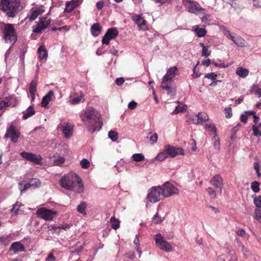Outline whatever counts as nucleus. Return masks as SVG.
<instances>
[{
    "label": "nucleus",
    "mask_w": 261,
    "mask_h": 261,
    "mask_svg": "<svg viewBox=\"0 0 261 261\" xmlns=\"http://www.w3.org/2000/svg\"><path fill=\"white\" fill-rule=\"evenodd\" d=\"M43 12L44 10L41 8H37L35 10L33 11L31 15L29 16L30 21H32L35 20L37 17Z\"/></svg>",
    "instance_id": "nucleus-27"
},
{
    "label": "nucleus",
    "mask_w": 261,
    "mask_h": 261,
    "mask_svg": "<svg viewBox=\"0 0 261 261\" xmlns=\"http://www.w3.org/2000/svg\"><path fill=\"white\" fill-rule=\"evenodd\" d=\"M238 249L241 250L243 253V254L247 256V253H248L249 251L244 245L240 244L238 247Z\"/></svg>",
    "instance_id": "nucleus-61"
},
{
    "label": "nucleus",
    "mask_w": 261,
    "mask_h": 261,
    "mask_svg": "<svg viewBox=\"0 0 261 261\" xmlns=\"http://www.w3.org/2000/svg\"><path fill=\"white\" fill-rule=\"evenodd\" d=\"M20 135V132L16 129L13 125H11L7 129L6 134L4 136V138H8L10 137L11 140L14 143H16Z\"/></svg>",
    "instance_id": "nucleus-13"
},
{
    "label": "nucleus",
    "mask_w": 261,
    "mask_h": 261,
    "mask_svg": "<svg viewBox=\"0 0 261 261\" xmlns=\"http://www.w3.org/2000/svg\"><path fill=\"white\" fill-rule=\"evenodd\" d=\"M4 38L6 43L13 45L17 40V35L13 24H6L4 29Z\"/></svg>",
    "instance_id": "nucleus-3"
},
{
    "label": "nucleus",
    "mask_w": 261,
    "mask_h": 261,
    "mask_svg": "<svg viewBox=\"0 0 261 261\" xmlns=\"http://www.w3.org/2000/svg\"><path fill=\"white\" fill-rule=\"evenodd\" d=\"M161 187L164 193V197H169L178 193V189L169 181L165 182Z\"/></svg>",
    "instance_id": "nucleus-9"
},
{
    "label": "nucleus",
    "mask_w": 261,
    "mask_h": 261,
    "mask_svg": "<svg viewBox=\"0 0 261 261\" xmlns=\"http://www.w3.org/2000/svg\"><path fill=\"white\" fill-rule=\"evenodd\" d=\"M118 34L119 32L116 28L114 27L109 29L102 38V43L109 45L110 41L115 39L118 35Z\"/></svg>",
    "instance_id": "nucleus-7"
},
{
    "label": "nucleus",
    "mask_w": 261,
    "mask_h": 261,
    "mask_svg": "<svg viewBox=\"0 0 261 261\" xmlns=\"http://www.w3.org/2000/svg\"><path fill=\"white\" fill-rule=\"evenodd\" d=\"M206 190L212 198H215L216 197V191L212 188L209 187Z\"/></svg>",
    "instance_id": "nucleus-53"
},
{
    "label": "nucleus",
    "mask_w": 261,
    "mask_h": 261,
    "mask_svg": "<svg viewBox=\"0 0 261 261\" xmlns=\"http://www.w3.org/2000/svg\"><path fill=\"white\" fill-rule=\"evenodd\" d=\"M108 136L109 138L113 141H115L118 139V133L114 130H111L109 132Z\"/></svg>",
    "instance_id": "nucleus-45"
},
{
    "label": "nucleus",
    "mask_w": 261,
    "mask_h": 261,
    "mask_svg": "<svg viewBox=\"0 0 261 261\" xmlns=\"http://www.w3.org/2000/svg\"><path fill=\"white\" fill-rule=\"evenodd\" d=\"M158 134L155 133H153L150 137V140L151 141L152 144H154L158 140Z\"/></svg>",
    "instance_id": "nucleus-60"
},
{
    "label": "nucleus",
    "mask_w": 261,
    "mask_h": 261,
    "mask_svg": "<svg viewBox=\"0 0 261 261\" xmlns=\"http://www.w3.org/2000/svg\"><path fill=\"white\" fill-rule=\"evenodd\" d=\"M80 165L82 168L87 169L90 166V162L87 159H84L81 161Z\"/></svg>",
    "instance_id": "nucleus-47"
},
{
    "label": "nucleus",
    "mask_w": 261,
    "mask_h": 261,
    "mask_svg": "<svg viewBox=\"0 0 261 261\" xmlns=\"http://www.w3.org/2000/svg\"><path fill=\"white\" fill-rule=\"evenodd\" d=\"M200 46L202 47L201 55L205 57H208L211 54V51H208L207 47L203 43H200Z\"/></svg>",
    "instance_id": "nucleus-38"
},
{
    "label": "nucleus",
    "mask_w": 261,
    "mask_h": 261,
    "mask_svg": "<svg viewBox=\"0 0 261 261\" xmlns=\"http://www.w3.org/2000/svg\"><path fill=\"white\" fill-rule=\"evenodd\" d=\"M217 76V74H215L214 72H211L210 73H207L205 75V77L211 79L214 83H217L218 82H221L220 81H217L216 77Z\"/></svg>",
    "instance_id": "nucleus-43"
},
{
    "label": "nucleus",
    "mask_w": 261,
    "mask_h": 261,
    "mask_svg": "<svg viewBox=\"0 0 261 261\" xmlns=\"http://www.w3.org/2000/svg\"><path fill=\"white\" fill-rule=\"evenodd\" d=\"M177 71V68L176 66H173L167 70L166 74L162 77L171 80L175 77L176 72Z\"/></svg>",
    "instance_id": "nucleus-22"
},
{
    "label": "nucleus",
    "mask_w": 261,
    "mask_h": 261,
    "mask_svg": "<svg viewBox=\"0 0 261 261\" xmlns=\"http://www.w3.org/2000/svg\"><path fill=\"white\" fill-rule=\"evenodd\" d=\"M37 214L38 217L44 220H51L56 215L57 212L43 207L37 210Z\"/></svg>",
    "instance_id": "nucleus-11"
},
{
    "label": "nucleus",
    "mask_w": 261,
    "mask_h": 261,
    "mask_svg": "<svg viewBox=\"0 0 261 261\" xmlns=\"http://www.w3.org/2000/svg\"><path fill=\"white\" fill-rule=\"evenodd\" d=\"M7 103H8V107L12 106L15 107L17 105V98L14 95H11L9 96L6 97Z\"/></svg>",
    "instance_id": "nucleus-30"
},
{
    "label": "nucleus",
    "mask_w": 261,
    "mask_h": 261,
    "mask_svg": "<svg viewBox=\"0 0 261 261\" xmlns=\"http://www.w3.org/2000/svg\"><path fill=\"white\" fill-rule=\"evenodd\" d=\"M224 113L225 114V117L227 118H230L232 116V109L230 107H228L224 109Z\"/></svg>",
    "instance_id": "nucleus-48"
},
{
    "label": "nucleus",
    "mask_w": 261,
    "mask_h": 261,
    "mask_svg": "<svg viewBox=\"0 0 261 261\" xmlns=\"http://www.w3.org/2000/svg\"><path fill=\"white\" fill-rule=\"evenodd\" d=\"M39 57L41 59H46L47 57V52L43 46H40L38 49Z\"/></svg>",
    "instance_id": "nucleus-32"
},
{
    "label": "nucleus",
    "mask_w": 261,
    "mask_h": 261,
    "mask_svg": "<svg viewBox=\"0 0 261 261\" xmlns=\"http://www.w3.org/2000/svg\"><path fill=\"white\" fill-rule=\"evenodd\" d=\"M197 36L199 37H204L206 35V31L203 28H197L195 30Z\"/></svg>",
    "instance_id": "nucleus-41"
},
{
    "label": "nucleus",
    "mask_w": 261,
    "mask_h": 261,
    "mask_svg": "<svg viewBox=\"0 0 261 261\" xmlns=\"http://www.w3.org/2000/svg\"><path fill=\"white\" fill-rule=\"evenodd\" d=\"M199 63V62H198L197 64L194 66V67L193 69V77L194 78H197L200 76L201 73L198 71H197V66Z\"/></svg>",
    "instance_id": "nucleus-58"
},
{
    "label": "nucleus",
    "mask_w": 261,
    "mask_h": 261,
    "mask_svg": "<svg viewBox=\"0 0 261 261\" xmlns=\"http://www.w3.org/2000/svg\"><path fill=\"white\" fill-rule=\"evenodd\" d=\"M37 81L36 80H33L30 85L29 87V92L31 94V100L33 101L35 99V93L37 91Z\"/></svg>",
    "instance_id": "nucleus-23"
},
{
    "label": "nucleus",
    "mask_w": 261,
    "mask_h": 261,
    "mask_svg": "<svg viewBox=\"0 0 261 261\" xmlns=\"http://www.w3.org/2000/svg\"><path fill=\"white\" fill-rule=\"evenodd\" d=\"M161 86L163 90L167 91L168 95H174L175 89L173 80L162 78Z\"/></svg>",
    "instance_id": "nucleus-8"
},
{
    "label": "nucleus",
    "mask_w": 261,
    "mask_h": 261,
    "mask_svg": "<svg viewBox=\"0 0 261 261\" xmlns=\"http://www.w3.org/2000/svg\"><path fill=\"white\" fill-rule=\"evenodd\" d=\"M182 4L186 7L187 10L191 13L196 14H204V11H205V10L195 1L182 0Z\"/></svg>",
    "instance_id": "nucleus-5"
},
{
    "label": "nucleus",
    "mask_w": 261,
    "mask_h": 261,
    "mask_svg": "<svg viewBox=\"0 0 261 261\" xmlns=\"http://www.w3.org/2000/svg\"><path fill=\"white\" fill-rule=\"evenodd\" d=\"M20 154L23 158L36 164L40 165H42V163L41 162L42 158L40 155H36L34 153L26 151H22Z\"/></svg>",
    "instance_id": "nucleus-10"
},
{
    "label": "nucleus",
    "mask_w": 261,
    "mask_h": 261,
    "mask_svg": "<svg viewBox=\"0 0 261 261\" xmlns=\"http://www.w3.org/2000/svg\"><path fill=\"white\" fill-rule=\"evenodd\" d=\"M30 188H32V186L29 181L26 182L24 180H23L18 184V188L21 192H24Z\"/></svg>",
    "instance_id": "nucleus-29"
},
{
    "label": "nucleus",
    "mask_w": 261,
    "mask_h": 261,
    "mask_svg": "<svg viewBox=\"0 0 261 261\" xmlns=\"http://www.w3.org/2000/svg\"><path fill=\"white\" fill-rule=\"evenodd\" d=\"M84 249V246L83 245H81L79 247H77L76 248H73V247L71 248V249L70 250L71 253H80Z\"/></svg>",
    "instance_id": "nucleus-54"
},
{
    "label": "nucleus",
    "mask_w": 261,
    "mask_h": 261,
    "mask_svg": "<svg viewBox=\"0 0 261 261\" xmlns=\"http://www.w3.org/2000/svg\"><path fill=\"white\" fill-rule=\"evenodd\" d=\"M90 31L92 35L96 37L101 33L102 28L98 23H95L92 25Z\"/></svg>",
    "instance_id": "nucleus-21"
},
{
    "label": "nucleus",
    "mask_w": 261,
    "mask_h": 261,
    "mask_svg": "<svg viewBox=\"0 0 261 261\" xmlns=\"http://www.w3.org/2000/svg\"><path fill=\"white\" fill-rule=\"evenodd\" d=\"M254 203L256 207L261 208V196L259 195L254 198Z\"/></svg>",
    "instance_id": "nucleus-52"
},
{
    "label": "nucleus",
    "mask_w": 261,
    "mask_h": 261,
    "mask_svg": "<svg viewBox=\"0 0 261 261\" xmlns=\"http://www.w3.org/2000/svg\"><path fill=\"white\" fill-rule=\"evenodd\" d=\"M75 177L78 185V187L76 189V192L78 193H82L84 192V185L82 183V180L81 178L76 174H75Z\"/></svg>",
    "instance_id": "nucleus-28"
},
{
    "label": "nucleus",
    "mask_w": 261,
    "mask_h": 261,
    "mask_svg": "<svg viewBox=\"0 0 261 261\" xmlns=\"http://www.w3.org/2000/svg\"><path fill=\"white\" fill-rule=\"evenodd\" d=\"M236 73L240 77L245 78L248 75L249 71L245 68L239 67L236 70Z\"/></svg>",
    "instance_id": "nucleus-31"
},
{
    "label": "nucleus",
    "mask_w": 261,
    "mask_h": 261,
    "mask_svg": "<svg viewBox=\"0 0 261 261\" xmlns=\"http://www.w3.org/2000/svg\"><path fill=\"white\" fill-rule=\"evenodd\" d=\"M186 109V106L185 105H182L181 106L178 105L176 107L175 110L173 111V113L177 114L180 112H183Z\"/></svg>",
    "instance_id": "nucleus-49"
},
{
    "label": "nucleus",
    "mask_w": 261,
    "mask_h": 261,
    "mask_svg": "<svg viewBox=\"0 0 261 261\" xmlns=\"http://www.w3.org/2000/svg\"><path fill=\"white\" fill-rule=\"evenodd\" d=\"M233 43L239 47H244L246 46L247 42L246 41L240 37V36H237L235 40H233Z\"/></svg>",
    "instance_id": "nucleus-33"
},
{
    "label": "nucleus",
    "mask_w": 261,
    "mask_h": 261,
    "mask_svg": "<svg viewBox=\"0 0 261 261\" xmlns=\"http://www.w3.org/2000/svg\"><path fill=\"white\" fill-rule=\"evenodd\" d=\"M166 151L168 156L174 158L177 155H183L184 149L180 147H175L169 144L166 145L165 147Z\"/></svg>",
    "instance_id": "nucleus-15"
},
{
    "label": "nucleus",
    "mask_w": 261,
    "mask_h": 261,
    "mask_svg": "<svg viewBox=\"0 0 261 261\" xmlns=\"http://www.w3.org/2000/svg\"><path fill=\"white\" fill-rule=\"evenodd\" d=\"M197 117V120L196 122H194L193 121V123L195 124H197L202 122H205L208 120V116L205 113H198L196 115Z\"/></svg>",
    "instance_id": "nucleus-24"
},
{
    "label": "nucleus",
    "mask_w": 261,
    "mask_h": 261,
    "mask_svg": "<svg viewBox=\"0 0 261 261\" xmlns=\"http://www.w3.org/2000/svg\"><path fill=\"white\" fill-rule=\"evenodd\" d=\"M51 22L50 19L46 20V18L44 17H40L35 28L34 27V32L40 34L42 31L46 29Z\"/></svg>",
    "instance_id": "nucleus-12"
},
{
    "label": "nucleus",
    "mask_w": 261,
    "mask_h": 261,
    "mask_svg": "<svg viewBox=\"0 0 261 261\" xmlns=\"http://www.w3.org/2000/svg\"><path fill=\"white\" fill-rule=\"evenodd\" d=\"M9 240L8 236L0 237V246H6L9 244Z\"/></svg>",
    "instance_id": "nucleus-46"
},
{
    "label": "nucleus",
    "mask_w": 261,
    "mask_h": 261,
    "mask_svg": "<svg viewBox=\"0 0 261 261\" xmlns=\"http://www.w3.org/2000/svg\"><path fill=\"white\" fill-rule=\"evenodd\" d=\"M54 95V92L52 90L49 91L41 100V106L44 108H46L49 101H51V98Z\"/></svg>",
    "instance_id": "nucleus-20"
},
{
    "label": "nucleus",
    "mask_w": 261,
    "mask_h": 261,
    "mask_svg": "<svg viewBox=\"0 0 261 261\" xmlns=\"http://www.w3.org/2000/svg\"><path fill=\"white\" fill-rule=\"evenodd\" d=\"M152 219L154 222L156 224L161 223L163 221V219L160 216H159L158 214H156L153 216Z\"/></svg>",
    "instance_id": "nucleus-55"
},
{
    "label": "nucleus",
    "mask_w": 261,
    "mask_h": 261,
    "mask_svg": "<svg viewBox=\"0 0 261 261\" xmlns=\"http://www.w3.org/2000/svg\"><path fill=\"white\" fill-rule=\"evenodd\" d=\"M82 2L83 0H72L70 2H66L64 11L70 13L74 10V9L79 6Z\"/></svg>",
    "instance_id": "nucleus-18"
},
{
    "label": "nucleus",
    "mask_w": 261,
    "mask_h": 261,
    "mask_svg": "<svg viewBox=\"0 0 261 261\" xmlns=\"http://www.w3.org/2000/svg\"><path fill=\"white\" fill-rule=\"evenodd\" d=\"M81 118L89 132L94 133L100 130L102 126L100 114L93 108L83 112Z\"/></svg>",
    "instance_id": "nucleus-1"
},
{
    "label": "nucleus",
    "mask_w": 261,
    "mask_h": 261,
    "mask_svg": "<svg viewBox=\"0 0 261 261\" xmlns=\"http://www.w3.org/2000/svg\"><path fill=\"white\" fill-rule=\"evenodd\" d=\"M163 193L161 187H152L148 191L147 199L151 203L157 202L164 198Z\"/></svg>",
    "instance_id": "nucleus-4"
},
{
    "label": "nucleus",
    "mask_w": 261,
    "mask_h": 261,
    "mask_svg": "<svg viewBox=\"0 0 261 261\" xmlns=\"http://www.w3.org/2000/svg\"><path fill=\"white\" fill-rule=\"evenodd\" d=\"M259 182L257 181H254L251 184V189L255 193H257L259 191Z\"/></svg>",
    "instance_id": "nucleus-40"
},
{
    "label": "nucleus",
    "mask_w": 261,
    "mask_h": 261,
    "mask_svg": "<svg viewBox=\"0 0 261 261\" xmlns=\"http://www.w3.org/2000/svg\"><path fill=\"white\" fill-rule=\"evenodd\" d=\"M255 219L261 223V208H256L254 210Z\"/></svg>",
    "instance_id": "nucleus-44"
},
{
    "label": "nucleus",
    "mask_w": 261,
    "mask_h": 261,
    "mask_svg": "<svg viewBox=\"0 0 261 261\" xmlns=\"http://www.w3.org/2000/svg\"><path fill=\"white\" fill-rule=\"evenodd\" d=\"M205 126V128L207 129H208V130H209L214 133V134H215V138L217 136V134H216V127L213 124H206Z\"/></svg>",
    "instance_id": "nucleus-50"
},
{
    "label": "nucleus",
    "mask_w": 261,
    "mask_h": 261,
    "mask_svg": "<svg viewBox=\"0 0 261 261\" xmlns=\"http://www.w3.org/2000/svg\"><path fill=\"white\" fill-rule=\"evenodd\" d=\"M56 257L52 253H50L48 256L46 258V261H55Z\"/></svg>",
    "instance_id": "nucleus-64"
},
{
    "label": "nucleus",
    "mask_w": 261,
    "mask_h": 261,
    "mask_svg": "<svg viewBox=\"0 0 261 261\" xmlns=\"http://www.w3.org/2000/svg\"><path fill=\"white\" fill-rule=\"evenodd\" d=\"M29 181L30 183V185L32 186V187L34 188L39 187L41 185L40 180L37 178H31V179L29 180Z\"/></svg>",
    "instance_id": "nucleus-39"
},
{
    "label": "nucleus",
    "mask_w": 261,
    "mask_h": 261,
    "mask_svg": "<svg viewBox=\"0 0 261 261\" xmlns=\"http://www.w3.org/2000/svg\"><path fill=\"white\" fill-rule=\"evenodd\" d=\"M35 113L34 108L33 106H30L28 109L23 112L22 118L27 119L32 116Z\"/></svg>",
    "instance_id": "nucleus-26"
},
{
    "label": "nucleus",
    "mask_w": 261,
    "mask_h": 261,
    "mask_svg": "<svg viewBox=\"0 0 261 261\" xmlns=\"http://www.w3.org/2000/svg\"><path fill=\"white\" fill-rule=\"evenodd\" d=\"M138 27L140 28V29L145 31L147 29V27L146 25V21L144 19H142L141 21V22L139 23Z\"/></svg>",
    "instance_id": "nucleus-59"
},
{
    "label": "nucleus",
    "mask_w": 261,
    "mask_h": 261,
    "mask_svg": "<svg viewBox=\"0 0 261 261\" xmlns=\"http://www.w3.org/2000/svg\"><path fill=\"white\" fill-rule=\"evenodd\" d=\"M10 251H13L14 253L19 252H22L25 250L24 246L19 242H15L12 244L10 246Z\"/></svg>",
    "instance_id": "nucleus-19"
},
{
    "label": "nucleus",
    "mask_w": 261,
    "mask_h": 261,
    "mask_svg": "<svg viewBox=\"0 0 261 261\" xmlns=\"http://www.w3.org/2000/svg\"><path fill=\"white\" fill-rule=\"evenodd\" d=\"M61 128L62 133L66 138H68L71 136L73 133L72 128L71 127L68 125H62Z\"/></svg>",
    "instance_id": "nucleus-25"
},
{
    "label": "nucleus",
    "mask_w": 261,
    "mask_h": 261,
    "mask_svg": "<svg viewBox=\"0 0 261 261\" xmlns=\"http://www.w3.org/2000/svg\"><path fill=\"white\" fill-rule=\"evenodd\" d=\"M74 183V181L68 175H64L59 180L61 186L69 191H73Z\"/></svg>",
    "instance_id": "nucleus-14"
},
{
    "label": "nucleus",
    "mask_w": 261,
    "mask_h": 261,
    "mask_svg": "<svg viewBox=\"0 0 261 261\" xmlns=\"http://www.w3.org/2000/svg\"><path fill=\"white\" fill-rule=\"evenodd\" d=\"M21 206V204L17 202L15 204L13 205L12 208L11 210V213L14 214H21L22 211L20 210V207Z\"/></svg>",
    "instance_id": "nucleus-35"
},
{
    "label": "nucleus",
    "mask_w": 261,
    "mask_h": 261,
    "mask_svg": "<svg viewBox=\"0 0 261 261\" xmlns=\"http://www.w3.org/2000/svg\"><path fill=\"white\" fill-rule=\"evenodd\" d=\"M259 89V86L257 84H253L251 88H250V92L251 93H255L256 94V91Z\"/></svg>",
    "instance_id": "nucleus-63"
},
{
    "label": "nucleus",
    "mask_w": 261,
    "mask_h": 261,
    "mask_svg": "<svg viewBox=\"0 0 261 261\" xmlns=\"http://www.w3.org/2000/svg\"><path fill=\"white\" fill-rule=\"evenodd\" d=\"M210 182L215 188L219 189L218 192L221 194L222 188L223 187V179L219 175H216L212 177L210 180Z\"/></svg>",
    "instance_id": "nucleus-16"
},
{
    "label": "nucleus",
    "mask_w": 261,
    "mask_h": 261,
    "mask_svg": "<svg viewBox=\"0 0 261 261\" xmlns=\"http://www.w3.org/2000/svg\"><path fill=\"white\" fill-rule=\"evenodd\" d=\"M83 94H81L80 96H76L72 99V104H77L79 103L83 98Z\"/></svg>",
    "instance_id": "nucleus-57"
},
{
    "label": "nucleus",
    "mask_w": 261,
    "mask_h": 261,
    "mask_svg": "<svg viewBox=\"0 0 261 261\" xmlns=\"http://www.w3.org/2000/svg\"><path fill=\"white\" fill-rule=\"evenodd\" d=\"M168 156L165 149H164L161 152L159 153L155 157V159L159 161H162Z\"/></svg>",
    "instance_id": "nucleus-37"
},
{
    "label": "nucleus",
    "mask_w": 261,
    "mask_h": 261,
    "mask_svg": "<svg viewBox=\"0 0 261 261\" xmlns=\"http://www.w3.org/2000/svg\"><path fill=\"white\" fill-rule=\"evenodd\" d=\"M20 0H2L1 7L2 11L10 17H14L21 10Z\"/></svg>",
    "instance_id": "nucleus-2"
},
{
    "label": "nucleus",
    "mask_w": 261,
    "mask_h": 261,
    "mask_svg": "<svg viewBox=\"0 0 261 261\" xmlns=\"http://www.w3.org/2000/svg\"><path fill=\"white\" fill-rule=\"evenodd\" d=\"M110 223L111 224V227L115 230H116L119 228L120 226V221L118 219L113 216L110 219Z\"/></svg>",
    "instance_id": "nucleus-34"
},
{
    "label": "nucleus",
    "mask_w": 261,
    "mask_h": 261,
    "mask_svg": "<svg viewBox=\"0 0 261 261\" xmlns=\"http://www.w3.org/2000/svg\"><path fill=\"white\" fill-rule=\"evenodd\" d=\"M64 158L63 157H60L58 159L54 161L53 164L56 166H60L64 162Z\"/></svg>",
    "instance_id": "nucleus-56"
},
{
    "label": "nucleus",
    "mask_w": 261,
    "mask_h": 261,
    "mask_svg": "<svg viewBox=\"0 0 261 261\" xmlns=\"http://www.w3.org/2000/svg\"><path fill=\"white\" fill-rule=\"evenodd\" d=\"M137 103L136 101L132 100L130 102H129L128 105V108L129 110H133L137 107Z\"/></svg>",
    "instance_id": "nucleus-62"
},
{
    "label": "nucleus",
    "mask_w": 261,
    "mask_h": 261,
    "mask_svg": "<svg viewBox=\"0 0 261 261\" xmlns=\"http://www.w3.org/2000/svg\"><path fill=\"white\" fill-rule=\"evenodd\" d=\"M156 245L161 250L170 252L172 250L171 245L166 241L164 237L161 233H158L154 236Z\"/></svg>",
    "instance_id": "nucleus-6"
},
{
    "label": "nucleus",
    "mask_w": 261,
    "mask_h": 261,
    "mask_svg": "<svg viewBox=\"0 0 261 261\" xmlns=\"http://www.w3.org/2000/svg\"><path fill=\"white\" fill-rule=\"evenodd\" d=\"M6 101V97L4 98L0 97V110H3L8 107V103H7Z\"/></svg>",
    "instance_id": "nucleus-51"
},
{
    "label": "nucleus",
    "mask_w": 261,
    "mask_h": 261,
    "mask_svg": "<svg viewBox=\"0 0 261 261\" xmlns=\"http://www.w3.org/2000/svg\"><path fill=\"white\" fill-rule=\"evenodd\" d=\"M87 207V203L85 202H82L77 207V211L84 215H86L85 209Z\"/></svg>",
    "instance_id": "nucleus-36"
},
{
    "label": "nucleus",
    "mask_w": 261,
    "mask_h": 261,
    "mask_svg": "<svg viewBox=\"0 0 261 261\" xmlns=\"http://www.w3.org/2000/svg\"><path fill=\"white\" fill-rule=\"evenodd\" d=\"M132 157L134 161L137 162L143 161L145 159L144 155L142 153H135Z\"/></svg>",
    "instance_id": "nucleus-42"
},
{
    "label": "nucleus",
    "mask_w": 261,
    "mask_h": 261,
    "mask_svg": "<svg viewBox=\"0 0 261 261\" xmlns=\"http://www.w3.org/2000/svg\"><path fill=\"white\" fill-rule=\"evenodd\" d=\"M217 261H237L235 252L233 250H229L226 254H223L220 256Z\"/></svg>",
    "instance_id": "nucleus-17"
}]
</instances>
